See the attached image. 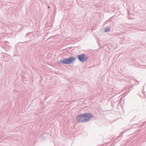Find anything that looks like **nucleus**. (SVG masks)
Listing matches in <instances>:
<instances>
[{"mask_svg": "<svg viewBox=\"0 0 146 146\" xmlns=\"http://www.w3.org/2000/svg\"><path fill=\"white\" fill-rule=\"evenodd\" d=\"M93 117V115L90 113L82 114L78 116L76 119L79 122H84L88 121Z\"/></svg>", "mask_w": 146, "mask_h": 146, "instance_id": "nucleus-1", "label": "nucleus"}, {"mask_svg": "<svg viewBox=\"0 0 146 146\" xmlns=\"http://www.w3.org/2000/svg\"><path fill=\"white\" fill-rule=\"evenodd\" d=\"M76 59L75 58H70L68 59H64L60 61V63L65 64H70L72 62H74Z\"/></svg>", "mask_w": 146, "mask_h": 146, "instance_id": "nucleus-2", "label": "nucleus"}, {"mask_svg": "<svg viewBox=\"0 0 146 146\" xmlns=\"http://www.w3.org/2000/svg\"><path fill=\"white\" fill-rule=\"evenodd\" d=\"M78 58L81 62H82L86 60L87 59V57L83 54L78 55Z\"/></svg>", "mask_w": 146, "mask_h": 146, "instance_id": "nucleus-3", "label": "nucleus"}, {"mask_svg": "<svg viewBox=\"0 0 146 146\" xmlns=\"http://www.w3.org/2000/svg\"><path fill=\"white\" fill-rule=\"evenodd\" d=\"M110 30V29L108 27L106 28L105 29V31L106 32H108V31H109Z\"/></svg>", "mask_w": 146, "mask_h": 146, "instance_id": "nucleus-4", "label": "nucleus"}, {"mask_svg": "<svg viewBox=\"0 0 146 146\" xmlns=\"http://www.w3.org/2000/svg\"><path fill=\"white\" fill-rule=\"evenodd\" d=\"M48 7V8H50V7L49 6Z\"/></svg>", "mask_w": 146, "mask_h": 146, "instance_id": "nucleus-5", "label": "nucleus"}]
</instances>
